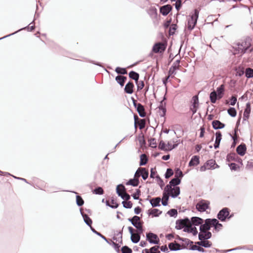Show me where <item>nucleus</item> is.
<instances>
[{
	"mask_svg": "<svg viewBox=\"0 0 253 253\" xmlns=\"http://www.w3.org/2000/svg\"><path fill=\"white\" fill-rule=\"evenodd\" d=\"M164 192L172 197H176L179 194L180 189L179 187H171L170 185H167L165 188Z\"/></svg>",
	"mask_w": 253,
	"mask_h": 253,
	"instance_id": "nucleus-1",
	"label": "nucleus"
},
{
	"mask_svg": "<svg viewBox=\"0 0 253 253\" xmlns=\"http://www.w3.org/2000/svg\"><path fill=\"white\" fill-rule=\"evenodd\" d=\"M129 220L131 222L133 225L137 229L138 231L140 233L143 232V222L140 221V218L139 216L135 215L131 219H129Z\"/></svg>",
	"mask_w": 253,
	"mask_h": 253,
	"instance_id": "nucleus-2",
	"label": "nucleus"
},
{
	"mask_svg": "<svg viewBox=\"0 0 253 253\" xmlns=\"http://www.w3.org/2000/svg\"><path fill=\"white\" fill-rule=\"evenodd\" d=\"M199 13V10L198 9H195L194 11V14L192 15L190 18L188 20L187 24V27L188 29L192 30L194 28L197 23Z\"/></svg>",
	"mask_w": 253,
	"mask_h": 253,
	"instance_id": "nucleus-3",
	"label": "nucleus"
},
{
	"mask_svg": "<svg viewBox=\"0 0 253 253\" xmlns=\"http://www.w3.org/2000/svg\"><path fill=\"white\" fill-rule=\"evenodd\" d=\"M232 215H229V210L227 208L222 209L217 214V218L221 221H225L226 219H230Z\"/></svg>",
	"mask_w": 253,
	"mask_h": 253,
	"instance_id": "nucleus-4",
	"label": "nucleus"
},
{
	"mask_svg": "<svg viewBox=\"0 0 253 253\" xmlns=\"http://www.w3.org/2000/svg\"><path fill=\"white\" fill-rule=\"evenodd\" d=\"M167 43L164 42L156 43L152 48V51L155 53H162L164 52L167 48Z\"/></svg>",
	"mask_w": 253,
	"mask_h": 253,
	"instance_id": "nucleus-5",
	"label": "nucleus"
},
{
	"mask_svg": "<svg viewBox=\"0 0 253 253\" xmlns=\"http://www.w3.org/2000/svg\"><path fill=\"white\" fill-rule=\"evenodd\" d=\"M173 141H168L167 143L164 141H160L159 148L162 150L169 151L173 149L177 145H172Z\"/></svg>",
	"mask_w": 253,
	"mask_h": 253,
	"instance_id": "nucleus-6",
	"label": "nucleus"
},
{
	"mask_svg": "<svg viewBox=\"0 0 253 253\" xmlns=\"http://www.w3.org/2000/svg\"><path fill=\"white\" fill-rule=\"evenodd\" d=\"M215 220H212V219L208 218L205 220V223L201 224L200 226V231L201 232H206L209 230L211 227H212V223L215 222Z\"/></svg>",
	"mask_w": 253,
	"mask_h": 253,
	"instance_id": "nucleus-7",
	"label": "nucleus"
},
{
	"mask_svg": "<svg viewBox=\"0 0 253 253\" xmlns=\"http://www.w3.org/2000/svg\"><path fill=\"white\" fill-rule=\"evenodd\" d=\"M210 202L208 201L201 200L199 202L196 206V209L200 212H203L207 209H209Z\"/></svg>",
	"mask_w": 253,
	"mask_h": 253,
	"instance_id": "nucleus-8",
	"label": "nucleus"
},
{
	"mask_svg": "<svg viewBox=\"0 0 253 253\" xmlns=\"http://www.w3.org/2000/svg\"><path fill=\"white\" fill-rule=\"evenodd\" d=\"M199 107V99L198 95L193 96L191 100V105L190 106V110L192 112V115L196 113Z\"/></svg>",
	"mask_w": 253,
	"mask_h": 253,
	"instance_id": "nucleus-9",
	"label": "nucleus"
},
{
	"mask_svg": "<svg viewBox=\"0 0 253 253\" xmlns=\"http://www.w3.org/2000/svg\"><path fill=\"white\" fill-rule=\"evenodd\" d=\"M176 224L179 227V229L183 228L184 227L187 228L191 227V222L188 218L177 220L176 221Z\"/></svg>",
	"mask_w": 253,
	"mask_h": 253,
	"instance_id": "nucleus-10",
	"label": "nucleus"
},
{
	"mask_svg": "<svg viewBox=\"0 0 253 253\" xmlns=\"http://www.w3.org/2000/svg\"><path fill=\"white\" fill-rule=\"evenodd\" d=\"M128 229L129 230V233L131 234V241L135 243L138 242L140 238V236L139 235L140 233L138 231L137 233H133L134 229L130 226L128 227Z\"/></svg>",
	"mask_w": 253,
	"mask_h": 253,
	"instance_id": "nucleus-11",
	"label": "nucleus"
},
{
	"mask_svg": "<svg viewBox=\"0 0 253 253\" xmlns=\"http://www.w3.org/2000/svg\"><path fill=\"white\" fill-rule=\"evenodd\" d=\"M147 240L151 243L158 244L160 241L158 236L152 233H149L146 235Z\"/></svg>",
	"mask_w": 253,
	"mask_h": 253,
	"instance_id": "nucleus-12",
	"label": "nucleus"
},
{
	"mask_svg": "<svg viewBox=\"0 0 253 253\" xmlns=\"http://www.w3.org/2000/svg\"><path fill=\"white\" fill-rule=\"evenodd\" d=\"M133 105L136 107L137 111L140 117H144L146 116V112L144 106L142 104L140 103H136V100H133Z\"/></svg>",
	"mask_w": 253,
	"mask_h": 253,
	"instance_id": "nucleus-13",
	"label": "nucleus"
},
{
	"mask_svg": "<svg viewBox=\"0 0 253 253\" xmlns=\"http://www.w3.org/2000/svg\"><path fill=\"white\" fill-rule=\"evenodd\" d=\"M226 160L229 162L234 161L243 165L242 160L235 153H230L227 155Z\"/></svg>",
	"mask_w": 253,
	"mask_h": 253,
	"instance_id": "nucleus-14",
	"label": "nucleus"
},
{
	"mask_svg": "<svg viewBox=\"0 0 253 253\" xmlns=\"http://www.w3.org/2000/svg\"><path fill=\"white\" fill-rule=\"evenodd\" d=\"M171 8L172 7L170 5L168 4L166 5H164L160 8V12L163 15H167L169 14V13L171 11Z\"/></svg>",
	"mask_w": 253,
	"mask_h": 253,
	"instance_id": "nucleus-15",
	"label": "nucleus"
},
{
	"mask_svg": "<svg viewBox=\"0 0 253 253\" xmlns=\"http://www.w3.org/2000/svg\"><path fill=\"white\" fill-rule=\"evenodd\" d=\"M246 145L241 144L237 147L236 151L239 155L244 156L246 153Z\"/></svg>",
	"mask_w": 253,
	"mask_h": 253,
	"instance_id": "nucleus-16",
	"label": "nucleus"
},
{
	"mask_svg": "<svg viewBox=\"0 0 253 253\" xmlns=\"http://www.w3.org/2000/svg\"><path fill=\"white\" fill-rule=\"evenodd\" d=\"M134 86L133 83L131 82H129L125 86V92L128 94H132L133 92Z\"/></svg>",
	"mask_w": 253,
	"mask_h": 253,
	"instance_id": "nucleus-17",
	"label": "nucleus"
},
{
	"mask_svg": "<svg viewBox=\"0 0 253 253\" xmlns=\"http://www.w3.org/2000/svg\"><path fill=\"white\" fill-rule=\"evenodd\" d=\"M200 158L198 156H194L189 163V167H194L198 165L200 163Z\"/></svg>",
	"mask_w": 253,
	"mask_h": 253,
	"instance_id": "nucleus-18",
	"label": "nucleus"
},
{
	"mask_svg": "<svg viewBox=\"0 0 253 253\" xmlns=\"http://www.w3.org/2000/svg\"><path fill=\"white\" fill-rule=\"evenodd\" d=\"M206 166L207 167L208 169H214L218 166L216 164L215 161L214 160L211 159L207 161V162L205 163Z\"/></svg>",
	"mask_w": 253,
	"mask_h": 253,
	"instance_id": "nucleus-19",
	"label": "nucleus"
},
{
	"mask_svg": "<svg viewBox=\"0 0 253 253\" xmlns=\"http://www.w3.org/2000/svg\"><path fill=\"white\" fill-rule=\"evenodd\" d=\"M216 138L215 143L214 144V147L215 149H217L219 147V144L221 139L222 134L220 131L216 132L215 133Z\"/></svg>",
	"mask_w": 253,
	"mask_h": 253,
	"instance_id": "nucleus-20",
	"label": "nucleus"
},
{
	"mask_svg": "<svg viewBox=\"0 0 253 253\" xmlns=\"http://www.w3.org/2000/svg\"><path fill=\"white\" fill-rule=\"evenodd\" d=\"M160 248L159 246H155L150 249H145L143 250V253H160V251L159 250V249Z\"/></svg>",
	"mask_w": 253,
	"mask_h": 253,
	"instance_id": "nucleus-21",
	"label": "nucleus"
},
{
	"mask_svg": "<svg viewBox=\"0 0 253 253\" xmlns=\"http://www.w3.org/2000/svg\"><path fill=\"white\" fill-rule=\"evenodd\" d=\"M192 224L194 225H201L203 223V219L198 217H193L191 218Z\"/></svg>",
	"mask_w": 253,
	"mask_h": 253,
	"instance_id": "nucleus-22",
	"label": "nucleus"
},
{
	"mask_svg": "<svg viewBox=\"0 0 253 253\" xmlns=\"http://www.w3.org/2000/svg\"><path fill=\"white\" fill-rule=\"evenodd\" d=\"M213 127L215 129L222 128L225 126V125L218 120L213 121L212 123Z\"/></svg>",
	"mask_w": 253,
	"mask_h": 253,
	"instance_id": "nucleus-23",
	"label": "nucleus"
},
{
	"mask_svg": "<svg viewBox=\"0 0 253 253\" xmlns=\"http://www.w3.org/2000/svg\"><path fill=\"white\" fill-rule=\"evenodd\" d=\"M251 112V105L249 103L246 104V107L244 112V119H248Z\"/></svg>",
	"mask_w": 253,
	"mask_h": 253,
	"instance_id": "nucleus-24",
	"label": "nucleus"
},
{
	"mask_svg": "<svg viewBox=\"0 0 253 253\" xmlns=\"http://www.w3.org/2000/svg\"><path fill=\"white\" fill-rule=\"evenodd\" d=\"M212 220L215 221L214 223H212V227H214V230L217 232L220 230L222 228V225L219 223L218 221L215 218L212 219Z\"/></svg>",
	"mask_w": 253,
	"mask_h": 253,
	"instance_id": "nucleus-25",
	"label": "nucleus"
},
{
	"mask_svg": "<svg viewBox=\"0 0 253 253\" xmlns=\"http://www.w3.org/2000/svg\"><path fill=\"white\" fill-rule=\"evenodd\" d=\"M224 91V84H221L219 87L217 88V95L218 96V98L220 99L222 97Z\"/></svg>",
	"mask_w": 253,
	"mask_h": 253,
	"instance_id": "nucleus-26",
	"label": "nucleus"
},
{
	"mask_svg": "<svg viewBox=\"0 0 253 253\" xmlns=\"http://www.w3.org/2000/svg\"><path fill=\"white\" fill-rule=\"evenodd\" d=\"M161 201V198L159 197H157L155 198H153L150 200V203L151 204L152 206L154 207L159 206H160V203Z\"/></svg>",
	"mask_w": 253,
	"mask_h": 253,
	"instance_id": "nucleus-27",
	"label": "nucleus"
},
{
	"mask_svg": "<svg viewBox=\"0 0 253 253\" xmlns=\"http://www.w3.org/2000/svg\"><path fill=\"white\" fill-rule=\"evenodd\" d=\"M126 80V78L122 76H118L116 77V80L122 86L124 85Z\"/></svg>",
	"mask_w": 253,
	"mask_h": 253,
	"instance_id": "nucleus-28",
	"label": "nucleus"
},
{
	"mask_svg": "<svg viewBox=\"0 0 253 253\" xmlns=\"http://www.w3.org/2000/svg\"><path fill=\"white\" fill-rule=\"evenodd\" d=\"M129 77L130 78L134 80L135 82H137L139 79V75L137 73L132 71L129 72Z\"/></svg>",
	"mask_w": 253,
	"mask_h": 253,
	"instance_id": "nucleus-29",
	"label": "nucleus"
},
{
	"mask_svg": "<svg viewBox=\"0 0 253 253\" xmlns=\"http://www.w3.org/2000/svg\"><path fill=\"white\" fill-rule=\"evenodd\" d=\"M170 250H178L180 249V245L177 243H171L169 245Z\"/></svg>",
	"mask_w": 253,
	"mask_h": 253,
	"instance_id": "nucleus-30",
	"label": "nucleus"
},
{
	"mask_svg": "<svg viewBox=\"0 0 253 253\" xmlns=\"http://www.w3.org/2000/svg\"><path fill=\"white\" fill-rule=\"evenodd\" d=\"M148 162V158L146 154H143L140 155V166H143L147 164Z\"/></svg>",
	"mask_w": 253,
	"mask_h": 253,
	"instance_id": "nucleus-31",
	"label": "nucleus"
},
{
	"mask_svg": "<svg viewBox=\"0 0 253 253\" xmlns=\"http://www.w3.org/2000/svg\"><path fill=\"white\" fill-rule=\"evenodd\" d=\"M236 75L239 76H242L245 73L244 68L242 66H239L235 69Z\"/></svg>",
	"mask_w": 253,
	"mask_h": 253,
	"instance_id": "nucleus-32",
	"label": "nucleus"
},
{
	"mask_svg": "<svg viewBox=\"0 0 253 253\" xmlns=\"http://www.w3.org/2000/svg\"><path fill=\"white\" fill-rule=\"evenodd\" d=\"M197 244L200 246H202L206 248L210 247L211 245V243L208 240L201 241L200 242H198Z\"/></svg>",
	"mask_w": 253,
	"mask_h": 253,
	"instance_id": "nucleus-33",
	"label": "nucleus"
},
{
	"mask_svg": "<svg viewBox=\"0 0 253 253\" xmlns=\"http://www.w3.org/2000/svg\"><path fill=\"white\" fill-rule=\"evenodd\" d=\"M117 192L119 196H121L122 195L126 192V189L123 185H118L117 187Z\"/></svg>",
	"mask_w": 253,
	"mask_h": 253,
	"instance_id": "nucleus-34",
	"label": "nucleus"
},
{
	"mask_svg": "<svg viewBox=\"0 0 253 253\" xmlns=\"http://www.w3.org/2000/svg\"><path fill=\"white\" fill-rule=\"evenodd\" d=\"M210 98L211 102L212 103H215L216 102L217 98H218L216 92H215V91L211 92L210 93Z\"/></svg>",
	"mask_w": 253,
	"mask_h": 253,
	"instance_id": "nucleus-35",
	"label": "nucleus"
},
{
	"mask_svg": "<svg viewBox=\"0 0 253 253\" xmlns=\"http://www.w3.org/2000/svg\"><path fill=\"white\" fill-rule=\"evenodd\" d=\"M143 170H140V174L142 176L143 179L146 180L148 177V170L145 168H142Z\"/></svg>",
	"mask_w": 253,
	"mask_h": 253,
	"instance_id": "nucleus-36",
	"label": "nucleus"
},
{
	"mask_svg": "<svg viewBox=\"0 0 253 253\" xmlns=\"http://www.w3.org/2000/svg\"><path fill=\"white\" fill-rule=\"evenodd\" d=\"M162 213V211L157 209H152L149 211V214L154 216H158Z\"/></svg>",
	"mask_w": 253,
	"mask_h": 253,
	"instance_id": "nucleus-37",
	"label": "nucleus"
},
{
	"mask_svg": "<svg viewBox=\"0 0 253 253\" xmlns=\"http://www.w3.org/2000/svg\"><path fill=\"white\" fill-rule=\"evenodd\" d=\"M180 182V180L178 178H175L172 179L170 182L169 185H170L171 187H176L175 186L179 184Z\"/></svg>",
	"mask_w": 253,
	"mask_h": 253,
	"instance_id": "nucleus-38",
	"label": "nucleus"
},
{
	"mask_svg": "<svg viewBox=\"0 0 253 253\" xmlns=\"http://www.w3.org/2000/svg\"><path fill=\"white\" fill-rule=\"evenodd\" d=\"M245 75L247 78H251L253 77V69L251 68H248L245 71Z\"/></svg>",
	"mask_w": 253,
	"mask_h": 253,
	"instance_id": "nucleus-39",
	"label": "nucleus"
},
{
	"mask_svg": "<svg viewBox=\"0 0 253 253\" xmlns=\"http://www.w3.org/2000/svg\"><path fill=\"white\" fill-rule=\"evenodd\" d=\"M139 184V180L136 178L130 179L127 183L126 185H131L133 186H136Z\"/></svg>",
	"mask_w": 253,
	"mask_h": 253,
	"instance_id": "nucleus-40",
	"label": "nucleus"
},
{
	"mask_svg": "<svg viewBox=\"0 0 253 253\" xmlns=\"http://www.w3.org/2000/svg\"><path fill=\"white\" fill-rule=\"evenodd\" d=\"M108 202H109V206L113 208H117L119 206V204L117 203V200L115 199H111Z\"/></svg>",
	"mask_w": 253,
	"mask_h": 253,
	"instance_id": "nucleus-41",
	"label": "nucleus"
},
{
	"mask_svg": "<svg viewBox=\"0 0 253 253\" xmlns=\"http://www.w3.org/2000/svg\"><path fill=\"white\" fill-rule=\"evenodd\" d=\"M83 216L84 219V222L89 226L91 227L92 224V220L90 218V217L86 214H83Z\"/></svg>",
	"mask_w": 253,
	"mask_h": 253,
	"instance_id": "nucleus-42",
	"label": "nucleus"
},
{
	"mask_svg": "<svg viewBox=\"0 0 253 253\" xmlns=\"http://www.w3.org/2000/svg\"><path fill=\"white\" fill-rule=\"evenodd\" d=\"M169 196V195L166 192H164L163 197L162 199V204L164 206H166L168 205Z\"/></svg>",
	"mask_w": 253,
	"mask_h": 253,
	"instance_id": "nucleus-43",
	"label": "nucleus"
},
{
	"mask_svg": "<svg viewBox=\"0 0 253 253\" xmlns=\"http://www.w3.org/2000/svg\"><path fill=\"white\" fill-rule=\"evenodd\" d=\"M228 113L233 117H234L237 115V112L236 110L234 108H230L228 109Z\"/></svg>",
	"mask_w": 253,
	"mask_h": 253,
	"instance_id": "nucleus-44",
	"label": "nucleus"
},
{
	"mask_svg": "<svg viewBox=\"0 0 253 253\" xmlns=\"http://www.w3.org/2000/svg\"><path fill=\"white\" fill-rule=\"evenodd\" d=\"M115 71L118 73V74H127V71L126 70V69L125 68H120V67H117L115 69Z\"/></svg>",
	"mask_w": 253,
	"mask_h": 253,
	"instance_id": "nucleus-45",
	"label": "nucleus"
},
{
	"mask_svg": "<svg viewBox=\"0 0 253 253\" xmlns=\"http://www.w3.org/2000/svg\"><path fill=\"white\" fill-rule=\"evenodd\" d=\"M137 84V90H139L142 89L144 87V82L143 81H140L137 82H135Z\"/></svg>",
	"mask_w": 253,
	"mask_h": 253,
	"instance_id": "nucleus-46",
	"label": "nucleus"
},
{
	"mask_svg": "<svg viewBox=\"0 0 253 253\" xmlns=\"http://www.w3.org/2000/svg\"><path fill=\"white\" fill-rule=\"evenodd\" d=\"M177 29V25L176 24H172L170 25L169 30V34L172 35L174 34L175 30Z\"/></svg>",
	"mask_w": 253,
	"mask_h": 253,
	"instance_id": "nucleus-47",
	"label": "nucleus"
},
{
	"mask_svg": "<svg viewBox=\"0 0 253 253\" xmlns=\"http://www.w3.org/2000/svg\"><path fill=\"white\" fill-rule=\"evenodd\" d=\"M146 121L145 119H140L138 122L139 129H142L145 126Z\"/></svg>",
	"mask_w": 253,
	"mask_h": 253,
	"instance_id": "nucleus-48",
	"label": "nucleus"
},
{
	"mask_svg": "<svg viewBox=\"0 0 253 253\" xmlns=\"http://www.w3.org/2000/svg\"><path fill=\"white\" fill-rule=\"evenodd\" d=\"M77 204L79 206H82L84 204V201L80 196H76Z\"/></svg>",
	"mask_w": 253,
	"mask_h": 253,
	"instance_id": "nucleus-49",
	"label": "nucleus"
},
{
	"mask_svg": "<svg viewBox=\"0 0 253 253\" xmlns=\"http://www.w3.org/2000/svg\"><path fill=\"white\" fill-rule=\"evenodd\" d=\"M122 204H123L124 207L126 208L130 209L132 206V203H131V201H123L122 202Z\"/></svg>",
	"mask_w": 253,
	"mask_h": 253,
	"instance_id": "nucleus-50",
	"label": "nucleus"
},
{
	"mask_svg": "<svg viewBox=\"0 0 253 253\" xmlns=\"http://www.w3.org/2000/svg\"><path fill=\"white\" fill-rule=\"evenodd\" d=\"M176 69H174L172 66L170 68L169 71V76L167 77V80L169 79L170 76L172 75H175L176 74Z\"/></svg>",
	"mask_w": 253,
	"mask_h": 253,
	"instance_id": "nucleus-51",
	"label": "nucleus"
},
{
	"mask_svg": "<svg viewBox=\"0 0 253 253\" xmlns=\"http://www.w3.org/2000/svg\"><path fill=\"white\" fill-rule=\"evenodd\" d=\"M150 14L152 17L156 18L157 16V11L156 9H151L149 10Z\"/></svg>",
	"mask_w": 253,
	"mask_h": 253,
	"instance_id": "nucleus-52",
	"label": "nucleus"
},
{
	"mask_svg": "<svg viewBox=\"0 0 253 253\" xmlns=\"http://www.w3.org/2000/svg\"><path fill=\"white\" fill-rule=\"evenodd\" d=\"M122 253H131L132 250L127 246H124L122 248Z\"/></svg>",
	"mask_w": 253,
	"mask_h": 253,
	"instance_id": "nucleus-53",
	"label": "nucleus"
},
{
	"mask_svg": "<svg viewBox=\"0 0 253 253\" xmlns=\"http://www.w3.org/2000/svg\"><path fill=\"white\" fill-rule=\"evenodd\" d=\"M173 174V170L171 169H168L165 174V177L168 178Z\"/></svg>",
	"mask_w": 253,
	"mask_h": 253,
	"instance_id": "nucleus-54",
	"label": "nucleus"
},
{
	"mask_svg": "<svg viewBox=\"0 0 253 253\" xmlns=\"http://www.w3.org/2000/svg\"><path fill=\"white\" fill-rule=\"evenodd\" d=\"M93 193L96 194L102 195L104 193L103 189L101 187H98L94 189Z\"/></svg>",
	"mask_w": 253,
	"mask_h": 253,
	"instance_id": "nucleus-55",
	"label": "nucleus"
},
{
	"mask_svg": "<svg viewBox=\"0 0 253 253\" xmlns=\"http://www.w3.org/2000/svg\"><path fill=\"white\" fill-rule=\"evenodd\" d=\"M229 167L232 170H237L240 168L237 164L233 163H231L229 165Z\"/></svg>",
	"mask_w": 253,
	"mask_h": 253,
	"instance_id": "nucleus-56",
	"label": "nucleus"
},
{
	"mask_svg": "<svg viewBox=\"0 0 253 253\" xmlns=\"http://www.w3.org/2000/svg\"><path fill=\"white\" fill-rule=\"evenodd\" d=\"M168 213L170 215V216H174L177 215V211L175 209H171L168 211Z\"/></svg>",
	"mask_w": 253,
	"mask_h": 253,
	"instance_id": "nucleus-57",
	"label": "nucleus"
},
{
	"mask_svg": "<svg viewBox=\"0 0 253 253\" xmlns=\"http://www.w3.org/2000/svg\"><path fill=\"white\" fill-rule=\"evenodd\" d=\"M140 191L139 189H137L136 191L132 195V197L134 199H138L140 195Z\"/></svg>",
	"mask_w": 253,
	"mask_h": 253,
	"instance_id": "nucleus-58",
	"label": "nucleus"
},
{
	"mask_svg": "<svg viewBox=\"0 0 253 253\" xmlns=\"http://www.w3.org/2000/svg\"><path fill=\"white\" fill-rule=\"evenodd\" d=\"M140 170H143L142 168H139L137 170H136L135 174H134V178H136L137 179H138V178L141 176L140 174Z\"/></svg>",
	"mask_w": 253,
	"mask_h": 253,
	"instance_id": "nucleus-59",
	"label": "nucleus"
},
{
	"mask_svg": "<svg viewBox=\"0 0 253 253\" xmlns=\"http://www.w3.org/2000/svg\"><path fill=\"white\" fill-rule=\"evenodd\" d=\"M121 197L126 201H128L130 199V196L126 192L123 193Z\"/></svg>",
	"mask_w": 253,
	"mask_h": 253,
	"instance_id": "nucleus-60",
	"label": "nucleus"
},
{
	"mask_svg": "<svg viewBox=\"0 0 253 253\" xmlns=\"http://www.w3.org/2000/svg\"><path fill=\"white\" fill-rule=\"evenodd\" d=\"M192 249L193 250H197L200 252H204V249L203 248L198 246H196V245L193 246L192 247Z\"/></svg>",
	"mask_w": 253,
	"mask_h": 253,
	"instance_id": "nucleus-61",
	"label": "nucleus"
},
{
	"mask_svg": "<svg viewBox=\"0 0 253 253\" xmlns=\"http://www.w3.org/2000/svg\"><path fill=\"white\" fill-rule=\"evenodd\" d=\"M205 234V237L206 238V239H210L211 237V232L207 231H206V232H204Z\"/></svg>",
	"mask_w": 253,
	"mask_h": 253,
	"instance_id": "nucleus-62",
	"label": "nucleus"
},
{
	"mask_svg": "<svg viewBox=\"0 0 253 253\" xmlns=\"http://www.w3.org/2000/svg\"><path fill=\"white\" fill-rule=\"evenodd\" d=\"M237 101V98L235 96H232L231 98V103L230 104L231 105H234Z\"/></svg>",
	"mask_w": 253,
	"mask_h": 253,
	"instance_id": "nucleus-63",
	"label": "nucleus"
},
{
	"mask_svg": "<svg viewBox=\"0 0 253 253\" xmlns=\"http://www.w3.org/2000/svg\"><path fill=\"white\" fill-rule=\"evenodd\" d=\"M199 238L200 240H206V238L205 237V234L204 232H200L199 234Z\"/></svg>",
	"mask_w": 253,
	"mask_h": 253,
	"instance_id": "nucleus-64",
	"label": "nucleus"
}]
</instances>
